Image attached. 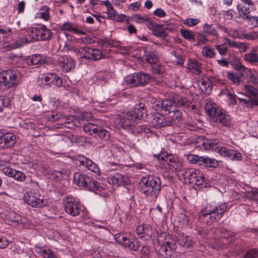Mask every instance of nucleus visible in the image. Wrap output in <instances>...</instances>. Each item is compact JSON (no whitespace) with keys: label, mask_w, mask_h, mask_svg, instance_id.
I'll return each instance as SVG.
<instances>
[{"label":"nucleus","mask_w":258,"mask_h":258,"mask_svg":"<svg viewBox=\"0 0 258 258\" xmlns=\"http://www.w3.org/2000/svg\"><path fill=\"white\" fill-rule=\"evenodd\" d=\"M108 182L109 184L118 186L127 184L128 179L124 175L116 173L108 178Z\"/></svg>","instance_id":"nucleus-16"},{"label":"nucleus","mask_w":258,"mask_h":258,"mask_svg":"<svg viewBox=\"0 0 258 258\" xmlns=\"http://www.w3.org/2000/svg\"><path fill=\"white\" fill-rule=\"evenodd\" d=\"M20 73L17 70H8L0 73V89L9 88L18 83Z\"/></svg>","instance_id":"nucleus-6"},{"label":"nucleus","mask_w":258,"mask_h":258,"mask_svg":"<svg viewBox=\"0 0 258 258\" xmlns=\"http://www.w3.org/2000/svg\"><path fill=\"white\" fill-rule=\"evenodd\" d=\"M230 150L228 149L227 148L224 147H215V151L219 153L220 155L228 157L229 155V153Z\"/></svg>","instance_id":"nucleus-56"},{"label":"nucleus","mask_w":258,"mask_h":258,"mask_svg":"<svg viewBox=\"0 0 258 258\" xmlns=\"http://www.w3.org/2000/svg\"><path fill=\"white\" fill-rule=\"evenodd\" d=\"M51 37L52 32L51 30L47 29L45 25H41L38 27V37H39V40H49Z\"/></svg>","instance_id":"nucleus-22"},{"label":"nucleus","mask_w":258,"mask_h":258,"mask_svg":"<svg viewBox=\"0 0 258 258\" xmlns=\"http://www.w3.org/2000/svg\"><path fill=\"white\" fill-rule=\"evenodd\" d=\"M248 21V23L254 27H258V16H251Z\"/></svg>","instance_id":"nucleus-64"},{"label":"nucleus","mask_w":258,"mask_h":258,"mask_svg":"<svg viewBox=\"0 0 258 258\" xmlns=\"http://www.w3.org/2000/svg\"><path fill=\"white\" fill-rule=\"evenodd\" d=\"M92 49V48L88 47L72 48L73 51H74L79 57L88 59H90Z\"/></svg>","instance_id":"nucleus-21"},{"label":"nucleus","mask_w":258,"mask_h":258,"mask_svg":"<svg viewBox=\"0 0 258 258\" xmlns=\"http://www.w3.org/2000/svg\"><path fill=\"white\" fill-rule=\"evenodd\" d=\"M115 239L117 243L124 245L128 248V246H130V244L132 242L128 240L125 236L120 233L115 234Z\"/></svg>","instance_id":"nucleus-34"},{"label":"nucleus","mask_w":258,"mask_h":258,"mask_svg":"<svg viewBox=\"0 0 258 258\" xmlns=\"http://www.w3.org/2000/svg\"><path fill=\"white\" fill-rule=\"evenodd\" d=\"M245 91L250 96L258 98V89L251 85H245L244 86Z\"/></svg>","instance_id":"nucleus-40"},{"label":"nucleus","mask_w":258,"mask_h":258,"mask_svg":"<svg viewBox=\"0 0 258 258\" xmlns=\"http://www.w3.org/2000/svg\"><path fill=\"white\" fill-rule=\"evenodd\" d=\"M226 77L234 84L240 83V78L236 73L228 72L226 73Z\"/></svg>","instance_id":"nucleus-52"},{"label":"nucleus","mask_w":258,"mask_h":258,"mask_svg":"<svg viewBox=\"0 0 258 258\" xmlns=\"http://www.w3.org/2000/svg\"><path fill=\"white\" fill-rule=\"evenodd\" d=\"M183 177L185 183L197 186L203 185L205 181L203 174L200 171L194 169H185Z\"/></svg>","instance_id":"nucleus-7"},{"label":"nucleus","mask_w":258,"mask_h":258,"mask_svg":"<svg viewBox=\"0 0 258 258\" xmlns=\"http://www.w3.org/2000/svg\"><path fill=\"white\" fill-rule=\"evenodd\" d=\"M102 53L98 49H92L90 59L93 60H99L102 58Z\"/></svg>","instance_id":"nucleus-49"},{"label":"nucleus","mask_w":258,"mask_h":258,"mask_svg":"<svg viewBox=\"0 0 258 258\" xmlns=\"http://www.w3.org/2000/svg\"><path fill=\"white\" fill-rule=\"evenodd\" d=\"M244 258H258V250H251L247 251Z\"/></svg>","instance_id":"nucleus-63"},{"label":"nucleus","mask_w":258,"mask_h":258,"mask_svg":"<svg viewBox=\"0 0 258 258\" xmlns=\"http://www.w3.org/2000/svg\"><path fill=\"white\" fill-rule=\"evenodd\" d=\"M238 99L242 105H245L246 107L252 108L254 106H258V98L247 100L238 98Z\"/></svg>","instance_id":"nucleus-37"},{"label":"nucleus","mask_w":258,"mask_h":258,"mask_svg":"<svg viewBox=\"0 0 258 258\" xmlns=\"http://www.w3.org/2000/svg\"><path fill=\"white\" fill-rule=\"evenodd\" d=\"M198 143L202 145L203 148L206 150H213L215 151V147H217V146L218 141L217 140H209L206 139L204 137H201L199 138Z\"/></svg>","instance_id":"nucleus-15"},{"label":"nucleus","mask_w":258,"mask_h":258,"mask_svg":"<svg viewBox=\"0 0 258 258\" xmlns=\"http://www.w3.org/2000/svg\"><path fill=\"white\" fill-rule=\"evenodd\" d=\"M52 73L43 74L39 76L38 81L42 84L49 85L50 78L51 77Z\"/></svg>","instance_id":"nucleus-45"},{"label":"nucleus","mask_w":258,"mask_h":258,"mask_svg":"<svg viewBox=\"0 0 258 258\" xmlns=\"http://www.w3.org/2000/svg\"><path fill=\"white\" fill-rule=\"evenodd\" d=\"M200 21L199 19L189 18L185 19L183 23L188 27H192L197 25Z\"/></svg>","instance_id":"nucleus-58"},{"label":"nucleus","mask_w":258,"mask_h":258,"mask_svg":"<svg viewBox=\"0 0 258 258\" xmlns=\"http://www.w3.org/2000/svg\"><path fill=\"white\" fill-rule=\"evenodd\" d=\"M188 68L190 70H193L195 74H199L201 73V68L197 61H190L188 63Z\"/></svg>","instance_id":"nucleus-50"},{"label":"nucleus","mask_w":258,"mask_h":258,"mask_svg":"<svg viewBox=\"0 0 258 258\" xmlns=\"http://www.w3.org/2000/svg\"><path fill=\"white\" fill-rule=\"evenodd\" d=\"M144 235H147L148 237L155 238L157 236V232L153 230L149 225H145L144 227Z\"/></svg>","instance_id":"nucleus-43"},{"label":"nucleus","mask_w":258,"mask_h":258,"mask_svg":"<svg viewBox=\"0 0 258 258\" xmlns=\"http://www.w3.org/2000/svg\"><path fill=\"white\" fill-rule=\"evenodd\" d=\"M146 26L149 29L152 31L155 36L158 37L165 36V29L166 27L165 25L156 24L151 21V22H147Z\"/></svg>","instance_id":"nucleus-14"},{"label":"nucleus","mask_w":258,"mask_h":258,"mask_svg":"<svg viewBox=\"0 0 258 258\" xmlns=\"http://www.w3.org/2000/svg\"><path fill=\"white\" fill-rule=\"evenodd\" d=\"M64 173L61 170H54L51 173V177L55 180H59Z\"/></svg>","instance_id":"nucleus-60"},{"label":"nucleus","mask_w":258,"mask_h":258,"mask_svg":"<svg viewBox=\"0 0 258 258\" xmlns=\"http://www.w3.org/2000/svg\"><path fill=\"white\" fill-rule=\"evenodd\" d=\"M74 182L78 186L87 188L88 183L91 181V178L80 172H76L74 174Z\"/></svg>","instance_id":"nucleus-13"},{"label":"nucleus","mask_w":258,"mask_h":258,"mask_svg":"<svg viewBox=\"0 0 258 258\" xmlns=\"http://www.w3.org/2000/svg\"><path fill=\"white\" fill-rule=\"evenodd\" d=\"M153 125L156 127H161L164 126H168L169 124L167 119V116L165 117L162 114H158L155 117L152 121Z\"/></svg>","instance_id":"nucleus-24"},{"label":"nucleus","mask_w":258,"mask_h":258,"mask_svg":"<svg viewBox=\"0 0 258 258\" xmlns=\"http://www.w3.org/2000/svg\"><path fill=\"white\" fill-rule=\"evenodd\" d=\"M155 106V109L158 111L160 109L164 108L166 110H168L169 112L171 107V103L170 102L168 101H162L161 100L157 101L154 102Z\"/></svg>","instance_id":"nucleus-31"},{"label":"nucleus","mask_w":258,"mask_h":258,"mask_svg":"<svg viewBox=\"0 0 258 258\" xmlns=\"http://www.w3.org/2000/svg\"><path fill=\"white\" fill-rule=\"evenodd\" d=\"M26 63L29 66L37 65L45 63V60L42 59V56L39 54H35L28 57L26 59Z\"/></svg>","instance_id":"nucleus-26"},{"label":"nucleus","mask_w":258,"mask_h":258,"mask_svg":"<svg viewBox=\"0 0 258 258\" xmlns=\"http://www.w3.org/2000/svg\"><path fill=\"white\" fill-rule=\"evenodd\" d=\"M60 29L62 30L71 31L77 34H85L84 31L77 29L74 26V25L71 23L66 22L64 23L62 26H61Z\"/></svg>","instance_id":"nucleus-30"},{"label":"nucleus","mask_w":258,"mask_h":258,"mask_svg":"<svg viewBox=\"0 0 258 258\" xmlns=\"http://www.w3.org/2000/svg\"><path fill=\"white\" fill-rule=\"evenodd\" d=\"M146 113V109L143 104H136L133 110L126 112L122 116L117 115L114 120V126L117 129L132 130L139 120Z\"/></svg>","instance_id":"nucleus-1"},{"label":"nucleus","mask_w":258,"mask_h":258,"mask_svg":"<svg viewBox=\"0 0 258 258\" xmlns=\"http://www.w3.org/2000/svg\"><path fill=\"white\" fill-rule=\"evenodd\" d=\"M173 101L178 106H182L189 110H193L195 108V105L192 104L191 99L188 97L175 95L173 98Z\"/></svg>","instance_id":"nucleus-10"},{"label":"nucleus","mask_w":258,"mask_h":258,"mask_svg":"<svg viewBox=\"0 0 258 258\" xmlns=\"http://www.w3.org/2000/svg\"><path fill=\"white\" fill-rule=\"evenodd\" d=\"M237 10L240 17L244 20H248L250 16V10L249 6L238 5Z\"/></svg>","instance_id":"nucleus-28"},{"label":"nucleus","mask_w":258,"mask_h":258,"mask_svg":"<svg viewBox=\"0 0 258 258\" xmlns=\"http://www.w3.org/2000/svg\"><path fill=\"white\" fill-rule=\"evenodd\" d=\"M205 110L209 117L214 122L225 126H228L231 123L229 116L215 103L207 102L205 105Z\"/></svg>","instance_id":"nucleus-4"},{"label":"nucleus","mask_w":258,"mask_h":258,"mask_svg":"<svg viewBox=\"0 0 258 258\" xmlns=\"http://www.w3.org/2000/svg\"><path fill=\"white\" fill-rule=\"evenodd\" d=\"M201 156H198L196 155L189 154L187 157L188 161L192 164H197L199 165V161Z\"/></svg>","instance_id":"nucleus-61"},{"label":"nucleus","mask_w":258,"mask_h":258,"mask_svg":"<svg viewBox=\"0 0 258 258\" xmlns=\"http://www.w3.org/2000/svg\"><path fill=\"white\" fill-rule=\"evenodd\" d=\"M159 246L160 247L158 249L159 252L164 258H169L171 256L176 247L174 241L171 242L170 244H164Z\"/></svg>","instance_id":"nucleus-12"},{"label":"nucleus","mask_w":258,"mask_h":258,"mask_svg":"<svg viewBox=\"0 0 258 258\" xmlns=\"http://www.w3.org/2000/svg\"><path fill=\"white\" fill-rule=\"evenodd\" d=\"M87 188L92 191H101L102 190L104 189L102 186H100V183L94 180L91 179V181L88 183Z\"/></svg>","instance_id":"nucleus-41"},{"label":"nucleus","mask_w":258,"mask_h":258,"mask_svg":"<svg viewBox=\"0 0 258 258\" xmlns=\"http://www.w3.org/2000/svg\"><path fill=\"white\" fill-rule=\"evenodd\" d=\"M4 140L6 142L7 147H11L16 144V137L13 133H7L4 134Z\"/></svg>","instance_id":"nucleus-32"},{"label":"nucleus","mask_w":258,"mask_h":258,"mask_svg":"<svg viewBox=\"0 0 258 258\" xmlns=\"http://www.w3.org/2000/svg\"><path fill=\"white\" fill-rule=\"evenodd\" d=\"M12 177H14L15 179L20 181H23L26 178L24 174L17 170L15 171Z\"/></svg>","instance_id":"nucleus-59"},{"label":"nucleus","mask_w":258,"mask_h":258,"mask_svg":"<svg viewBox=\"0 0 258 258\" xmlns=\"http://www.w3.org/2000/svg\"><path fill=\"white\" fill-rule=\"evenodd\" d=\"M157 157L161 165L166 169L177 172L182 167L180 160L173 155L162 154L159 155Z\"/></svg>","instance_id":"nucleus-5"},{"label":"nucleus","mask_w":258,"mask_h":258,"mask_svg":"<svg viewBox=\"0 0 258 258\" xmlns=\"http://www.w3.org/2000/svg\"><path fill=\"white\" fill-rule=\"evenodd\" d=\"M136 77H137V81L139 85L146 84L149 82L150 77L147 74L142 73H135Z\"/></svg>","instance_id":"nucleus-35"},{"label":"nucleus","mask_w":258,"mask_h":258,"mask_svg":"<svg viewBox=\"0 0 258 258\" xmlns=\"http://www.w3.org/2000/svg\"><path fill=\"white\" fill-rule=\"evenodd\" d=\"M24 200L33 207H41L47 204V201L41 198L39 194L35 191H28L24 196Z\"/></svg>","instance_id":"nucleus-8"},{"label":"nucleus","mask_w":258,"mask_h":258,"mask_svg":"<svg viewBox=\"0 0 258 258\" xmlns=\"http://www.w3.org/2000/svg\"><path fill=\"white\" fill-rule=\"evenodd\" d=\"M228 157L233 160H241L242 156L241 154L237 151L230 150Z\"/></svg>","instance_id":"nucleus-55"},{"label":"nucleus","mask_w":258,"mask_h":258,"mask_svg":"<svg viewBox=\"0 0 258 258\" xmlns=\"http://www.w3.org/2000/svg\"><path fill=\"white\" fill-rule=\"evenodd\" d=\"M180 33L181 36L185 39L191 41H195L194 38V33L192 31L188 30L181 29L180 31Z\"/></svg>","instance_id":"nucleus-47"},{"label":"nucleus","mask_w":258,"mask_h":258,"mask_svg":"<svg viewBox=\"0 0 258 258\" xmlns=\"http://www.w3.org/2000/svg\"><path fill=\"white\" fill-rule=\"evenodd\" d=\"M137 77H136L135 73L132 75L128 76L125 78L124 85H126L130 87L139 86L138 82L137 81Z\"/></svg>","instance_id":"nucleus-36"},{"label":"nucleus","mask_w":258,"mask_h":258,"mask_svg":"<svg viewBox=\"0 0 258 258\" xmlns=\"http://www.w3.org/2000/svg\"><path fill=\"white\" fill-rule=\"evenodd\" d=\"M35 251L43 258H57V255L47 247L36 246Z\"/></svg>","instance_id":"nucleus-17"},{"label":"nucleus","mask_w":258,"mask_h":258,"mask_svg":"<svg viewBox=\"0 0 258 258\" xmlns=\"http://www.w3.org/2000/svg\"><path fill=\"white\" fill-rule=\"evenodd\" d=\"M147 61L151 64H155L158 61V57L155 53L148 52L145 55Z\"/></svg>","instance_id":"nucleus-51"},{"label":"nucleus","mask_w":258,"mask_h":258,"mask_svg":"<svg viewBox=\"0 0 258 258\" xmlns=\"http://www.w3.org/2000/svg\"><path fill=\"white\" fill-rule=\"evenodd\" d=\"M171 54L173 57L172 60L179 66H182L184 60L181 56L179 54L178 55L174 51H172Z\"/></svg>","instance_id":"nucleus-54"},{"label":"nucleus","mask_w":258,"mask_h":258,"mask_svg":"<svg viewBox=\"0 0 258 258\" xmlns=\"http://www.w3.org/2000/svg\"><path fill=\"white\" fill-rule=\"evenodd\" d=\"M243 59L248 63L255 64L258 63V54L256 50L253 48L251 52L244 54Z\"/></svg>","instance_id":"nucleus-23"},{"label":"nucleus","mask_w":258,"mask_h":258,"mask_svg":"<svg viewBox=\"0 0 258 258\" xmlns=\"http://www.w3.org/2000/svg\"><path fill=\"white\" fill-rule=\"evenodd\" d=\"M139 188L149 200L155 201L161 191L160 179L151 175L143 177L139 183Z\"/></svg>","instance_id":"nucleus-2"},{"label":"nucleus","mask_w":258,"mask_h":258,"mask_svg":"<svg viewBox=\"0 0 258 258\" xmlns=\"http://www.w3.org/2000/svg\"><path fill=\"white\" fill-rule=\"evenodd\" d=\"M50 85L49 86L54 85L57 87H60L62 86V82L61 79L55 73H52Z\"/></svg>","instance_id":"nucleus-39"},{"label":"nucleus","mask_w":258,"mask_h":258,"mask_svg":"<svg viewBox=\"0 0 258 258\" xmlns=\"http://www.w3.org/2000/svg\"><path fill=\"white\" fill-rule=\"evenodd\" d=\"M79 161H80V164L86 167L90 171L94 173L98 172V167L90 159L87 158L85 157L82 156L79 157Z\"/></svg>","instance_id":"nucleus-20"},{"label":"nucleus","mask_w":258,"mask_h":258,"mask_svg":"<svg viewBox=\"0 0 258 258\" xmlns=\"http://www.w3.org/2000/svg\"><path fill=\"white\" fill-rule=\"evenodd\" d=\"M227 209L226 204L216 205L211 203L208 204L199 214V219L201 222L211 224L214 221L219 220Z\"/></svg>","instance_id":"nucleus-3"},{"label":"nucleus","mask_w":258,"mask_h":258,"mask_svg":"<svg viewBox=\"0 0 258 258\" xmlns=\"http://www.w3.org/2000/svg\"><path fill=\"white\" fill-rule=\"evenodd\" d=\"M98 137L102 140L107 141L110 138V133L106 130L101 127H99L98 128V131L96 134Z\"/></svg>","instance_id":"nucleus-38"},{"label":"nucleus","mask_w":258,"mask_h":258,"mask_svg":"<svg viewBox=\"0 0 258 258\" xmlns=\"http://www.w3.org/2000/svg\"><path fill=\"white\" fill-rule=\"evenodd\" d=\"M64 210L72 216H78L80 211L79 203L73 197L68 196L64 204Z\"/></svg>","instance_id":"nucleus-9"},{"label":"nucleus","mask_w":258,"mask_h":258,"mask_svg":"<svg viewBox=\"0 0 258 258\" xmlns=\"http://www.w3.org/2000/svg\"><path fill=\"white\" fill-rule=\"evenodd\" d=\"M134 20L138 23H147L148 22H151L149 20L148 17L147 16L142 17L140 15H136L133 17Z\"/></svg>","instance_id":"nucleus-57"},{"label":"nucleus","mask_w":258,"mask_h":258,"mask_svg":"<svg viewBox=\"0 0 258 258\" xmlns=\"http://www.w3.org/2000/svg\"><path fill=\"white\" fill-rule=\"evenodd\" d=\"M107 14L109 18L111 19H116L117 12L114 10L112 6H110L109 8H107Z\"/></svg>","instance_id":"nucleus-62"},{"label":"nucleus","mask_w":258,"mask_h":258,"mask_svg":"<svg viewBox=\"0 0 258 258\" xmlns=\"http://www.w3.org/2000/svg\"><path fill=\"white\" fill-rule=\"evenodd\" d=\"M176 241L179 245L185 248L192 246L194 242L190 237L185 235L183 233H178L176 235Z\"/></svg>","instance_id":"nucleus-18"},{"label":"nucleus","mask_w":258,"mask_h":258,"mask_svg":"<svg viewBox=\"0 0 258 258\" xmlns=\"http://www.w3.org/2000/svg\"><path fill=\"white\" fill-rule=\"evenodd\" d=\"M173 241L174 240L172 239L171 236L165 232L161 233L158 236V244L159 246L164 244H170L171 242Z\"/></svg>","instance_id":"nucleus-29"},{"label":"nucleus","mask_w":258,"mask_h":258,"mask_svg":"<svg viewBox=\"0 0 258 258\" xmlns=\"http://www.w3.org/2000/svg\"><path fill=\"white\" fill-rule=\"evenodd\" d=\"M167 119L169 125L177 124L182 119V113L179 110L170 111L169 115L167 116Z\"/></svg>","instance_id":"nucleus-19"},{"label":"nucleus","mask_w":258,"mask_h":258,"mask_svg":"<svg viewBox=\"0 0 258 258\" xmlns=\"http://www.w3.org/2000/svg\"><path fill=\"white\" fill-rule=\"evenodd\" d=\"M58 64L64 72H68L74 68L75 63L74 60L67 56H61L58 58Z\"/></svg>","instance_id":"nucleus-11"},{"label":"nucleus","mask_w":258,"mask_h":258,"mask_svg":"<svg viewBox=\"0 0 258 258\" xmlns=\"http://www.w3.org/2000/svg\"><path fill=\"white\" fill-rule=\"evenodd\" d=\"M98 127L97 124L88 123L83 126V130L86 133L90 135H93L96 134Z\"/></svg>","instance_id":"nucleus-33"},{"label":"nucleus","mask_w":258,"mask_h":258,"mask_svg":"<svg viewBox=\"0 0 258 258\" xmlns=\"http://www.w3.org/2000/svg\"><path fill=\"white\" fill-rule=\"evenodd\" d=\"M27 34L33 40H39V37H38V27L29 29L27 31Z\"/></svg>","instance_id":"nucleus-48"},{"label":"nucleus","mask_w":258,"mask_h":258,"mask_svg":"<svg viewBox=\"0 0 258 258\" xmlns=\"http://www.w3.org/2000/svg\"><path fill=\"white\" fill-rule=\"evenodd\" d=\"M49 11V8L47 6H44L39 10V12L37 15L39 18L44 20L47 21L50 19V17Z\"/></svg>","instance_id":"nucleus-42"},{"label":"nucleus","mask_w":258,"mask_h":258,"mask_svg":"<svg viewBox=\"0 0 258 258\" xmlns=\"http://www.w3.org/2000/svg\"><path fill=\"white\" fill-rule=\"evenodd\" d=\"M197 86L202 92H206L212 89L211 83L207 78H201L197 82Z\"/></svg>","instance_id":"nucleus-27"},{"label":"nucleus","mask_w":258,"mask_h":258,"mask_svg":"<svg viewBox=\"0 0 258 258\" xmlns=\"http://www.w3.org/2000/svg\"><path fill=\"white\" fill-rule=\"evenodd\" d=\"M199 165L205 167H216L218 166L217 160L208 157H201Z\"/></svg>","instance_id":"nucleus-25"},{"label":"nucleus","mask_w":258,"mask_h":258,"mask_svg":"<svg viewBox=\"0 0 258 258\" xmlns=\"http://www.w3.org/2000/svg\"><path fill=\"white\" fill-rule=\"evenodd\" d=\"M203 31L204 33L212 34L213 35H217V32L213 25L205 24L204 26Z\"/></svg>","instance_id":"nucleus-53"},{"label":"nucleus","mask_w":258,"mask_h":258,"mask_svg":"<svg viewBox=\"0 0 258 258\" xmlns=\"http://www.w3.org/2000/svg\"><path fill=\"white\" fill-rule=\"evenodd\" d=\"M9 218L12 222H15L17 224H23L25 223V218H22L19 215L17 214L15 212L10 213Z\"/></svg>","instance_id":"nucleus-44"},{"label":"nucleus","mask_w":258,"mask_h":258,"mask_svg":"<svg viewBox=\"0 0 258 258\" xmlns=\"http://www.w3.org/2000/svg\"><path fill=\"white\" fill-rule=\"evenodd\" d=\"M202 53L204 56L209 58L214 57L215 55L214 49L208 46L204 47Z\"/></svg>","instance_id":"nucleus-46"}]
</instances>
